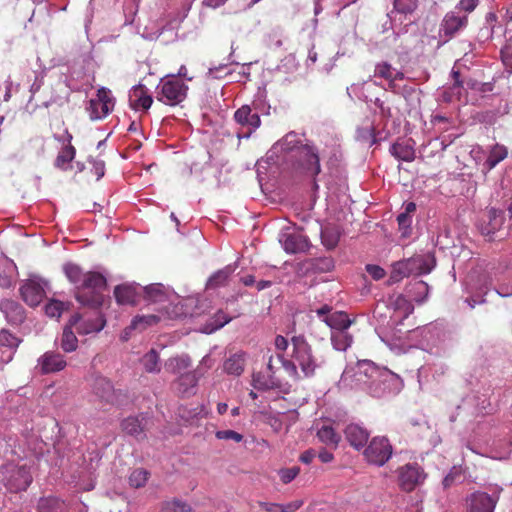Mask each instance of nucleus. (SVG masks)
<instances>
[{
  "instance_id": "21",
  "label": "nucleus",
  "mask_w": 512,
  "mask_h": 512,
  "mask_svg": "<svg viewBox=\"0 0 512 512\" xmlns=\"http://www.w3.org/2000/svg\"><path fill=\"white\" fill-rule=\"evenodd\" d=\"M410 274H428L435 266V259L430 254L415 255L406 259Z\"/></svg>"
},
{
  "instance_id": "18",
  "label": "nucleus",
  "mask_w": 512,
  "mask_h": 512,
  "mask_svg": "<svg viewBox=\"0 0 512 512\" xmlns=\"http://www.w3.org/2000/svg\"><path fill=\"white\" fill-rule=\"evenodd\" d=\"M344 434L349 444L356 450L364 448L370 436L366 428L355 423L347 425Z\"/></svg>"
},
{
  "instance_id": "47",
  "label": "nucleus",
  "mask_w": 512,
  "mask_h": 512,
  "mask_svg": "<svg viewBox=\"0 0 512 512\" xmlns=\"http://www.w3.org/2000/svg\"><path fill=\"white\" fill-rule=\"evenodd\" d=\"M105 326V320L98 317L95 321L84 322L77 327V331L82 334L96 333L101 331Z\"/></svg>"
},
{
  "instance_id": "8",
  "label": "nucleus",
  "mask_w": 512,
  "mask_h": 512,
  "mask_svg": "<svg viewBox=\"0 0 512 512\" xmlns=\"http://www.w3.org/2000/svg\"><path fill=\"white\" fill-rule=\"evenodd\" d=\"M398 485L405 492L413 491L417 486L423 484L426 473L417 463H407L397 469Z\"/></svg>"
},
{
  "instance_id": "20",
  "label": "nucleus",
  "mask_w": 512,
  "mask_h": 512,
  "mask_svg": "<svg viewBox=\"0 0 512 512\" xmlns=\"http://www.w3.org/2000/svg\"><path fill=\"white\" fill-rule=\"evenodd\" d=\"M0 311L5 315L6 320L14 325L21 324L25 319V312L21 304L11 299L0 301Z\"/></svg>"
},
{
  "instance_id": "29",
  "label": "nucleus",
  "mask_w": 512,
  "mask_h": 512,
  "mask_svg": "<svg viewBox=\"0 0 512 512\" xmlns=\"http://www.w3.org/2000/svg\"><path fill=\"white\" fill-rule=\"evenodd\" d=\"M140 364L144 371L149 374H158L161 372V358L159 352L151 348L140 358Z\"/></svg>"
},
{
  "instance_id": "32",
  "label": "nucleus",
  "mask_w": 512,
  "mask_h": 512,
  "mask_svg": "<svg viewBox=\"0 0 512 512\" xmlns=\"http://www.w3.org/2000/svg\"><path fill=\"white\" fill-rule=\"evenodd\" d=\"M63 272L68 280L75 285L77 291H80V286L84 280L86 272H84L79 265L72 262H68L63 265Z\"/></svg>"
},
{
  "instance_id": "24",
  "label": "nucleus",
  "mask_w": 512,
  "mask_h": 512,
  "mask_svg": "<svg viewBox=\"0 0 512 512\" xmlns=\"http://www.w3.org/2000/svg\"><path fill=\"white\" fill-rule=\"evenodd\" d=\"M234 119L238 124L249 127L250 131L256 130L261 124L260 116L253 113L248 105H243L236 110Z\"/></svg>"
},
{
  "instance_id": "16",
  "label": "nucleus",
  "mask_w": 512,
  "mask_h": 512,
  "mask_svg": "<svg viewBox=\"0 0 512 512\" xmlns=\"http://www.w3.org/2000/svg\"><path fill=\"white\" fill-rule=\"evenodd\" d=\"M67 362L64 356L57 351H47L37 360L36 368L41 374L57 373L65 369Z\"/></svg>"
},
{
  "instance_id": "25",
  "label": "nucleus",
  "mask_w": 512,
  "mask_h": 512,
  "mask_svg": "<svg viewBox=\"0 0 512 512\" xmlns=\"http://www.w3.org/2000/svg\"><path fill=\"white\" fill-rule=\"evenodd\" d=\"M191 364L190 356L181 354L168 358L164 363V368L168 373L180 376L187 372L186 370L191 367Z\"/></svg>"
},
{
  "instance_id": "19",
  "label": "nucleus",
  "mask_w": 512,
  "mask_h": 512,
  "mask_svg": "<svg viewBox=\"0 0 512 512\" xmlns=\"http://www.w3.org/2000/svg\"><path fill=\"white\" fill-rule=\"evenodd\" d=\"M415 142L412 139H398L389 151L399 161L412 162L415 159Z\"/></svg>"
},
{
  "instance_id": "60",
  "label": "nucleus",
  "mask_w": 512,
  "mask_h": 512,
  "mask_svg": "<svg viewBox=\"0 0 512 512\" xmlns=\"http://www.w3.org/2000/svg\"><path fill=\"white\" fill-rule=\"evenodd\" d=\"M93 101H99L100 103H105L111 108L114 107V100L110 95V90L102 87L97 92V98L92 99Z\"/></svg>"
},
{
  "instance_id": "62",
  "label": "nucleus",
  "mask_w": 512,
  "mask_h": 512,
  "mask_svg": "<svg viewBox=\"0 0 512 512\" xmlns=\"http://www.w3.org/2000/svg\"><path fill=\"white\" fill-rule=\"evenodd\" d=\"M278 359L281 361L283 368L293 377L298 376V370L296 364L288 359L284 358L283 354H278Z\"/></svg>"
},
{
  "instance_id": "13",
  "label": "nucleus",
  "mask_w": 512,
  "mask_h": 512,
  "mask_svg": "<svg viewBox=\"0 0 512 512\" xmlns=\"http://www.w3.org/2000/svg\"><path fill=\"white\" fill-rule=\"evenodd\" d=\"M203 374L199 367L193 371H187L181 374L173 382L176 392L182 397L195 395L198 381Z\"/></svg>"
},
{
  "instance_id": "40",
  "label": "nucleus",
  "mask_w": 512,
  "mask_h": 512,
  "mask_svg": "<svg viewBox=\"0 0 512 512\" xmlns=\"http://www.w3.org/2000/svg\"><path fill=\"white\" fill-rule=\"evenodd\" d=\"M60 347L66 353L73 352L78 347V339L70 326H65L63 329Z\"/></svg>"
},
{
  "instance_id": "58",
  "label": "nucleus",
  "mask_w": 512,
  "mask_h": 512,
  "mask_svg": "<svg viewBox=\"0 0 512 512\" xmlns=\"http://www.w3.org/2000/svg\"><path fill=\"white\" fill-rule=\"evenodd\" d=\"M508 278L511 280V283H506L505 281H502L495 288L496 293L501 297L512 296V271L509 272Z\"/></svg>"
},
{
  "instance_id": "33",
  "label": "nucleus",
  "mask_w": 512,
  "mask_h": 512,
  "mask_svg": "<svg viewBox=\"0 0 512 512\" xmlns=\"http://www.w3.org/2000/svg\"><path fill=\"white\" fill-rule=\"evenodd\" d=\"M317 437L319 441L333 448H337L341 441L340 434H338L330 425H323L319 428L317 431Z\"/></svg>"
},
{
  "instance_id": "64",
  "label": "nucleus",
  "mask_w": 512,
  "mask_h": 512,
  "mask_svg": "<svg viewBox=\"0 0 512 512\" xmlns=\"http://www.w3.org/2000/svg\"><path fill=\"white\" fill-rule=\"evenodd\" d=\"M375 106L379 109L380 116L385 119H389L392 117L391 108L385 105L384 101L379 98H376L374 101Z\"/></svg>"
},
{
  "instance_id": "38",
  "label": "nucleus",
  "mask_w": 512,
  "mask_h": 512,
  "mask_svg": "<svg viewBox=\"0 0 512 512\" xmlns=\"http://www.w3.org/2000/svg\"><path fill=\"white\" fill-rule=\"evenodd\" d=\"M159 321L160 317L154 314L137 315L132 319L131 324L128 326V329L143 331L146 328L157 324Z\"/></svg>"
},
{
  "instance_id": "15",
  "label": "nucleus",
  "mask_w": 512,
  "mask_h": 512,
  "mask_svg": "<svg viewBox=\"0 0 512 512\" xmlns=\"http://www.w3.org/2000/svg\"><path fill=\"white\" fill-rule=\"evenodd\" d=\"M47 283L40 278H32L20 288L23 300L30 306H37L45 296Z\"/></svg>"
},
{
  "instance_id": "61",
  "label": "nucleus",
  "mask_w": 512,
  "mask_h": 512,
  "mask_svg": "<svg viewBox=\"0 0 512 512\" xmlns=\"http://www.w3.org/2000/svg\"><path fill=\"white\" fill-rule=\"evenodd\" d=\"M89 162L92 164V172L96 175L97 180H100L105 174L104 161L92 158Z\"/></svg>"
},
{
  "instance_id": "37",
  "label": "nucleus",
  "mask_w": 512,
  "mask_h": 512,
  "mask_svg": "<svg viewBox=\"0 0 512 512\" xmlns=\"http://www.w3.org/2000/svg\"><path fill=\"white\" fill-rule=\"evenodd\" d=\"M38 512H67V506L55 497L41 498L38 502Z\"/></svg>"
},
{
  "instance_id": "2",
  "label": "nucleus",
  "mask_w": 512,
  "mask_h": 512,
  "mask_svg": "<svg viewBox=\"0 0 512 512\" xmlns=\"http://www.w3.org/2000/svg\"><path fill=\"white\" fill-rule=\"evenodd\" d=\"M267 159L275 164L281 161L294 171L312 177L321 172L317 146L311 141L304 142L294 131L287 133L271 147Z\"/></svg>"
},
{
  "instance_id": "7",
  "label": "nucleus",
  "mask_w": 512,
  "mask_h": 512,
  "mask_svg": "<svg viewBox=\"0 0 512 512\" xmlns=\"http://www.w3.org/2000/svg\"><path fill=\"white\" fill-rule=\"evenodd\" d=\"M392 453L389 440L384 436H376L365 448L364 457L368 463L381 467L389 461Z\"/></svg>"
},
{
  "instance_id": "63",
  "label": "nucleus",
  "mask_w": 512,
  "mask_h": 512,
  "mask_svg": "<svg viewBox=\"0 0 512 512\" xmlns=\"http://www.w3.org/2000/svg\"><path fill=\"white\" fill-rule=\"evenodd\" d=\"M366 271L374 280H380L385 276V270L378 265L368 264Z\"/></svg>"
},
{
  "instance_id": "56",
  "label": "nucleus",
  "mask_w": 512,
  "mask_h": 512,
  "mask_svg": "<svg viewBox=\"0 0 512 512\" xmlns=\"http://www.w3.org/2000/svg\"><path fill=\"white\" fill-rule=\"evenodd\" d=\"M299 472H300V468L294 466V467H291V468L281 469L279 471V476H280L281 481L284 484H288V483H290L291 481H293L297 477Z\"/></svg>"
},
{
  "instance_id": "26",
  "label": "nucleus",
  "mask_w": 512,
  "mask_h": 512,
  "mask_svg": "<svg viewBox=\"0 0 512 512\" xmlns=\"http://www.w3.org/2000/svg\"><path fill=\"white\" fill-rule=\"evenodd\" d=\"M145 426L146 419L143 416H129L125 418L121 423L123 431L131 436H134L137 439L145 438Z\"/></svg>"
},
{
  "instance_id": "50",
  "label": "nucleus",
  "mask_w": 512,
  "mask_h": 512,
  "mask_svg": "<svg viewBox=\"0 0 512 512\" xmlns=\"http://www.w3.org/2000/svg\"><path fill=\"white\" fill-rule=\"evenodd\" d=\"M21 340L13 335L10 331L2 329L0 331V345L15 349L19 346Z\"/></svg>"
},
{
  "instance_id": "36",
  "label": "nucleus",
  "mask_w": 512,
  "mask_h": 512,
  "mask_svg": "<svg viewBox=\"0 0 512 512\" xmlns=\"http://www.w3.org/2000/svg\"><path fill=\"white\" fill-rule=\"evenodd\" d=\"M232 320L222 310L217 311L204 325L203 332L210 334L224 327Z\"/></svg>"
},
{
  "instance_id": "55",
  "label": "nucleus",
  "mask_w": 512,
  "mask_h": 512,
  "mask_svg": "<svg viewBox=\"0 0 512 512\" xmlns=\"http://www.w3.org/2000/svg\"><path fill=\"white\" fill-rule=\"evenodd\" d=\"M410 291H415V293H417V294H423V297H421V298L414 297L415 301L421 303L426 299V297L428 295L429 286L424 281H416L415 283H413L411 285Z\"/></svg>"
},
{
  "instance_id": "39",
  "label": "nucleus",
  "mask_w": 512,
  "mask_h": 512,
  "mask_svg": "<svg viewBox=\"0 0 512 512\" xmlns=\"http://www.w3.org/2000/svg\"><path fill=\"white\" fill-rule=\"evenodd\" d=\"M353 337L345 331H332L331 342L334 349L338 351H346L352 344Z\"/></svg>"
},
{
  "instance_id": "27",
  "label": "nucleus",
  "mask_w": 512,
  "mask_h": 512,
  "mask_svg": "<svg viewBox=\"0 0 512 512\" xmlns=\"http://www.w3.org/2000/svg\"><path fill=\"white\" fill-rule=\"evenodd\" d=\"M137 287L131 284L117 285L114 289V296L118 304L134 305L138 295Z\"/></svg>"
},
{
  "instance_id": "44",
  "label": "nucleus",
  "mask_w": 512,
  "mask_h": 512,
  "mask_svg": "<svg viewBox=\"0 0 512 512\" xmlns=\"http://www.w3.org/2000/svg\"><path fill=\"white\" fill-rule=\"evenodd\" d=\"M145 298L152 302H161L166 298L162 284H151L143 288Z\"/></svg>"
},
{
  "instance_id": "14",
  "label": "nucleus",
  "mask_w": 512,
  "mask_h": 512,
  "mask_svg": "<svg viewBox=\"0 0 512 512\" xmlns=\"http://www.w3.org/2000/svg\"><path fill=\"white\" fill-rule=\"evenodd\" d=\"M251 385L259 391L278 390L283 394H288L290 391L289 386L275 375L262 372H254L252 374Z\"/></svg>"
},
{
  "instance_id": "5",
  "label": "nucleus",
  "mask_w": 512,
  "mask_h": 512,
  "mask_svg": "<svg viewBox=\"0 0 512 512\" xmlns=\"http://www.w3.org/2000/svg\"><path fill=\"white\" fill-rule=\"evenodd\" d=\"M188 86L174 75L161 79L157 86V99L166 105L175 106L185 100Z\"/></svg>"
},
{
  "instance_id": "43",
  "label": "nucleus",
  "mask_w": 512,
  "mask_h": 512,
  "mask_svg": "<svg viewBox=\"0 0 512 512\" xmlns=\"http://www.w3.org/2000/svg\"><path fill=\"white\" fill-rule=\"evenodd\" d=\"M87 110L92 120H98L103 117H106L113 110V108H111L105 103L90 100L89 107L87 108Z\"/></svg>"
},
{
  "instance_id": "48",
  "label": "nucleus",
  "mask_w": 512,
  "mask_h": 512,
  "mask_svg": "<svg viewBox=\"0 0 512 512\" xmlns=\"http://www.w3.org/2000/svg\"><path fill=\"white\" fill-rule=\"evenodd\" d=\"M418 6L417 0H394V9L401 14H411Z\"/></svg>"
},
{
  "instance_id": "54",
  "label": "nucleus",
  "mask_w": 512,
  "mask_h": 512,
  "mask_svg": "<svg viewBox=\"0 0 512 512\" xmlns=\"http://www.w3.org/2000/svg\"><path fill=\"white\" fill-rule=\"evenodd\" d=\"M397 222L399 225V229L402 232V236H409L411 232L412 217L400 213L397 217Z\"/></svg>"
},
{
  "instance_id": "10",
  "label": "nucleus",
  "mask_w": 512,
  "mask_h": 512,
  "mask_svg": "<svg viewBox=\"0 0 512 512\" xmlns=\"http://www.w3.org/2000/svg\"><path fill=\"white\" fill-rule=\"evenodd\" d=\"M491 494L482 491L472 493L468 499L469 512H494L502 488L494 485L489 488Z\"/></svg>"
},
{
  "instance_id": "49",
  "label": "nucleus",
  "mask_w": 512,
  "mask_h": 512,
  "mask_svg": "<svg viewBox=\"0 0 512 512\" xmlns=\"http://www.w3.org/2000/svg\"><path fill=\"white\" fill-rule=\"evenodd\" d=\"M67 308V305L64 302L58 301V300H51L49 303L45 306V313L47 316L53 318V317H60L62 312Z\"/></svg>"
},
{
  "instance_id": "4",
  "label": "nucleus",
  "mask_w": 512,
  "mask_h": 512,
  "mask_svg": "<svg viewBox=\"0 0 512 512\" xmlns=\"http://www.w3.org/2000/svg\"><path fill=\"white\" fill-rule=\"evenodd\" d=\"M293 346L292 357L300 366L306 377H311L316 370L321 368L326 360L323 356H316L312 352V348L306 341L304 336H294L291 339Z\"/></svg>"
},
{
  "instance_id": "57",
  "label": "nucleus",
  "mask_w": 512,
  "mask_h": 512,
  "mask_svg": "<svg viewBox=\"0 0 512 512\" xmlns=\"http://www.w3.org/2000/svg\"><path fill=\"white\" fill-rule=\"evenodd\" d=\"M501 60L508 73H512V45H506L501 49Z\"/></svg>"
},
{
  "instance_id": "1",
  "label": "nucleus",
  "mask_w": 512,
  "mask_h": 512,
  "mask_svg": "<svg viewBox=\"0 0 512 512\" xmlns=\"http://www.w3.org/2000/svg\"><path fill=\"white\" fill-rule=\"evenodd\" d=\"M339 386L362 389L372 397L382 398L400 392L403 382L387 368L379 367L370 360H362L344 369Z\"/></svg>"
},
{
  "instance_id": "28",
  "label": "nucleus",
  "mask_w": 512,
  "mask_h": 512,
  "mask_svg": "<svg viewBox=\"0 0 512 512\" xmlns=\"http://www.w3.org/2000/svg\"><path fill=\"white\" fill-rule=\"evenodd\" d=\"M246 354L237 352L224 361L223 370L228 375L240 376L244 372Z\"/></svg>"
},
{
  "instance_id": "11",
  "label": "nucleus",
  "mask_w": 512,
  "mask_h": 512,
  "mask_svg": "<svg viewBox=\"0 0 512 512\" xmlns=\"http://www.w3.org/2000/svg\"><path fill=\"white\" fill-rule=\"evenodd\" d=\"M505 222V214L502 210L491 207L487 209L484 219L479 225L482 235L495 240V234L501 230Z\"/></svg>"
},
{
  "instance_id": "3",
  "label": "nucleus",
  "mask_w": 512,
  "mask_h": 512,
  "mask_svg": "<svg viewBox=\"0 0 512 512\" xmlns=\"http://www.w3.org/2000/svg\"><path fill=\"white\" fill-rule=\"evenodd\" d=\"M106 287L107 280L104 275L94 271L86 272L80 291L75 293V298L83 306L98 308L103 304L102 291Z\"/></svg>"
},
{
  "instance_id": "41",
  "label": "nucleus",
  "mask_w": 512,
  "mask_h": 512,
  "mask_svg": "<svg viewBox=\"0 0 512 512\" xmlns=\"http://www.w3.org/2000/svg\"><path fill=\"white\" fill-rule=\"evenodd\" d=\"M410 271L406 259L397 261L392 265V270L389 276V283L394 284L401 281L403 278L410 276Z\"/></svg>"
},
{
  "instance_id": "23",
  "label": "nucleus",
  "mask_w": 512,
  "mask_h": 512,
  "mask_svg": "<svg viewBox=\"0 0 512 512\" xmlns=\"http://www.w3.org/2000/svg\"><path fill=\"white\" fill-rule=\"evenodd\" d=\"M93 391L102 401L110 404L117 402V394L110 380L97 378L93 384Z\"/></svg>"
},
{
  "instance_id": "12",
  "label": "nucleus",
  "mask_w": 512,
  "mask_h": 512,
  "mask_svg": "<svg viewBox=\"0 0 512 512\" xmlns=\"http://www.w3.org/2000/svg\"><path fill=\"white\" fill-rule=\"evenodd\" d=\"M279 241L284 250L291 254L305 252L310 246L308 238L301 231L296 230L290 231L288 229L282 232Z\"/></svg>"
},
{
  "instance_id": "9",
  "label": "nucleus",
  "mask_w": 512,
  "mask_h": 512,
  "mask_svg": "<svg viewBox=\"0 0 512 512\" xmlns=\"http://www.w3.org/2000/svg\"><path fill=\"white\" fill-rule=\"evenodd\" d=\"M467 23L468 16L466 14H460L456 10L446 13L441 21L438 32L440 44H445L455 37L457 33L467 26Z\"/></svg>"
},
{
  "instance_id": "42",
  "label": "nucleus",
  "mask_w": 512,
  "mask_h": 512,
  "mask_svg": "<svg viewBox=\"0 0 512 512\" xmlns=\"http://www.w3.org/2000/svg\"><path fill=\"white\" fill-rule=\"evenodd\" d=\"M192 507L186 502L178 498L164 501L161 504L160 512H191Z\"/></svg>"
},
{
  "instance_id": "46",
  "label": "nucleus",
  "mask_w": 512,
  "mask_h": 512,
  "mask_svg": "<svg viewBox=\"0 0 512 512\" xmlns=\"http://www.w3.org/2000/svg\"><path fill=\"white\" fill-rule=\"evenodd\" d=\"M149 472L146 469L138 468L131 472L129 484L134 488L144 487L148 481Z\"/></svg>"
},
{
  "instance_id": "51",
  "label": "nucleus",
  "mask_w": 512,
  "mask_h": 512,
  "mask_svg": "<svg viewBox=\"0 0 512 512\" xmlns=\"http://www.w3.org/2000/svg\"><path fill=\"white\" fill-rule=\"evenodd\" d=\"M395 69L388 62H379L375 65L374 76L385 80H391L392 73Z\"/></svg>"
},
{
  "instance_id": "45",
  "label": "nucleus",
  "mask_w": 512,
  "mask_h": 512,
  "mask_svg": "<svg viewBox=\"0 0 512 512\" xmlns=\"http://www.w3.org/2000/svg\"><path fill=\"white\" fill-rule=\"evenodd\" d=\"M323 244L329 249L334 248L340 239V232L335 227H325L321 232Z\"/></svg>"
},
{
  "instance_id": "53",
  "label": "nucleus",
  "mask_w": 512,
  "mask_h": 512,
  "mask_svg": "<svg viewBox=\"0 0 512 512\" xmlns=\"http://www.w3.org/2000/svg\"><path fill=\"white\" fill-rule=\"evenodd\" d=\"M215 437L219 440H231L237 443L243 440V435L234 430L216 431Z\"/></svg>"
},
{
  "instance_id": "17",
  "label": "nucleus",
  "mask_w": 512,
  "mask_h": 512,
  "mask_svg": "<svg viewBox=\"0 0 512 512\" xmlns=\"http://www.w3.org/2000/svg\"><path fill=\"white\" fill-rule=\"evenodd\" d=\"M334 267L333 260L330 257L306 259L298 264L299 274L324 273Z\"/></svg>"
},
{
  "instance_id": "52",
  "label": "nucleus",
  "mask_w": 512,
  "mask_h": 512,
  "mask_svg": "<svg viewBox=\"0 0 512 512\" xmlns=\"http://www.w3.org/2000/svg\"><path fill=\"white\" fill-rule=\"evenodd\" d=\"M492 283H485L484 287L480 288V291L478 294L471 296L469 298H466L465 302L471 307L474 308L477 304H483L486 302L484 296L488 293L490 290Z\"/></svg>"
},
{
  "instance_id": "22",
  "label": "nucleus",
  "mask_w": 512,
  "mask_h": 512,
  "mask_svg": "<svg viewBox=\"0 0 512 512\" xmlns=\"http://www.w3.org/2000/svg\"><path fill=\"white\" fill-rule=\"evenodd\" d=\"M129 101L131 107L135 110H148L153 103L152 97L147 94L145 87L141 84L132 88L129 94Z\"/></svg>"
},
{
  "instance_id": "6",
  "label": "nucleus",
  "mask_w": 512,
  "mask_h": 512,
  "mask_svg": "<svg viewBox=\"0 0 512 512\" xmlns=\"http://www.w3.org/2000/svg\"><path fill=\"white\" fill-rule=\"evenodd\" d=\"M1 473L3 485L12 493L25 491L32 482V475L25 465L7 463L1 467Z\"/></svg>"
},
{
  "instance_id": "31",
  "label": "nucleus",
  "mask_w": 512,
  "mask_h": 512,
  "mask_svg": "<svg viewBox=\"0 0 512 512\" xmlns=\"http://www.w3.org/2000/svg\"><path fill=\"white\" fill-rule=\"evenodd\" d=\"M234 270L235 268L232 265H227L213 273L207 280L206 289H216L225 286Z\"/></svg>"
},
{
  "instance_id": "34",
  "label": "nucleus",
  "mask_w": 512,
  "mask_h": 512,
  "mask_svg": "<svg viewBox=\"0 0 512 512\" xmlns=\"http://www.w3.org/2000/svg\"><path fill=\"white\" fill-rule=\"evenodd\" d=\"M75 155L76 149L73 145L63 146L55 159V167L61 170H68Z\"/></svg>"
},
{
  "instance_id": "35",
  "label": "nucleus",
  "mask_w": 512,
  "mask_h": 512,
  "mask_svg": "<svg viewBox=\"0 0 512 512\" xmlns=\"http://www.w3.org/2000/svg\"><path fill=\"white\" fill-rule=\"evenodd\" d=\"M507 156V149L504 146L495 145L490 151L489 156L483 163V172L487 173L493 169L499 162Z\"/></svg>"
},
{
  "instance_id": "30",
  "label": "nucleus",
  "mask_w": 512,
  "mask_h": 512,
  "mask_svg": "<svg viewBox=\"0 0 512 512\" xmlns=\"http://www.w3.org/2000/svg\"><path fill=\"white\" fill-rule=\"evenodd\" d=\"M323 321L331 328V332L348 330L352 324L347 313L342 311H337L326 316Z\"/></svg>"
},
{
  "instance_id": "59",
  "label": "nucleus",
  "mask_w": 512,
  "mask_h": 512,
  "mask_svg": "<svg viewBox=\"0 0 512 512\" xmlns=\"http://www.w3.org/2000/svg\"><path fill=\"white\" fill-rule=\"evenodd\" d=\"M478 1L479 0H460L455 10L459 13L464 12V14L467 15V13L472 12L477 7Z\"/></svg>"
}]
</instances>
